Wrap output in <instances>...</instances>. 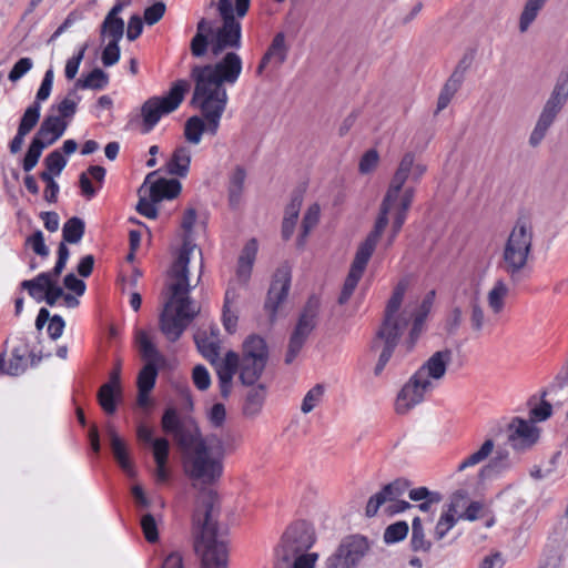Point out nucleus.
Returning a JSON list of instances; mask_svg holds the SVG:
<instances>
[{"mask_svg": "<svg viewBox=\"0 0 568 568\" xmlns=\"http://www.w3.org/2000/svg\"><path fill=\"white\" fill-rule=\"evenodd\" d=\"M162 429L173 436L183 453V469L193 487H209L223 476V457L203 437L192 418L181 419L175 408H168L161 420ZM219 497L216 491L203 488L196 496L192 517L195 551L202 568H227V548L217 535Z\"/></svg>", "mask_w": 568, "mask_h": 568, "instance_id": "nucleus-1", "label": "nucleus"}, {"mask_svg": "<svg viewBox=\"0 0 568 568\" xmlns=\"http://www.w3.org/2000/svg\"><path fill=\"white\" fill-rule=\"evenodd\" d=\"M202 251L186 235L169 274V298L160 316L161 332L171 342L180 338L200 308L190 298L203 274Z\"/></svg>", "mask_w": 568, "mask_h": 568, "instance_id": "nucleus-2", "label": "nucleus"}, {"mask_svg": "<svg viewBox=\"0 0 568 568\" xmlns=\"http://www.w3.org/2000/svg\"><path fill=\"white\" fill-rule=\"evenodd\" d=\"M408 287V282L403 280L394 288L388 300L383 321L377 328L372 343L371 349L378 352V359L374 368L375 375H381L388 362L390 361L395 348L404 333L408 329L410 323L406 348L410 351L422 332L423 323L428 315L434 302L435 292L430 291L419 304L408 303L403 307V300Z\"/></svg>", "mask_w": 568, "mask_h": 568, "instance_id": "nucleus-3", "label": "nucleus"}, {"mask_svg": "<svg viewBox=\"0 0 568 568\" xmlns=\"http://www.w3.org/2000/svg\"><path fill=\"white\" fill-rule=\"evenodd\" d=\"M241 57L233 52L212 64L195 65L191 77L195 87L191 103L209 120V130L215 134L227 103L225 84H235L242 73Z\"/></svg>", "mask_w": 568, "mask_h": 568, "instance_id": "nucleus-4", "label": "nucleus"}, {"mask_svg": "<svg viewBox=\"0 0 568 568\" xmlns=\"http://www.w3.org/2000/svg\"><path fill=\"white\" fill-rule=\"evenodd\" d=\"M251 0H211L210 6L215 7L221 18L216 27L205 18L196 26V33L191 40V53L201 58L206 54L210 45L213 55L217 57L226 50L241 47L242 27L239 21L250 9Z\"/></svg>", "mask_w": 568, "mask_h": 568, "instance_id": "nucleus-5", "label": "nucleus"}, {"mask_svg": "<svg viewBox=\"0 0 568 568\" xmlns=\"http://www.w3.org/2000/svg\"><path fill=\"white\" fill-rule=\"evenodd\" d=\"M452 359L453 352L449 348L432 354L398 392L394 404L395 412L398 415H406L419 405L426 394L432 392L445 377Z\"/></svg>", "mask_w": 568, "mask_h": 568, "instance_id": "nucleus-6", "label": "nucleus"}, {"mask_svg": "<svg viewBox=\"0 0 568 568\" xmlns=\"http://www.w3.org/2000/svg\"><path fill=\"white\" fill-rule=\"evenodd\" d=\"M316 541L315 529L305 521L291 525L274 552V568H315L318 554L311 551Z\"/></svg>", "mask_w": 568, "mask_h": 568, "instance_id": "nucleus-7", "label": "nucleus"}, {"mask_svg": "<svg viewBox=\"0 0 568 568\" xmlns=\"http://www.w3.org/2000/svg\"><path fill=\"white\" fill-rule=\"evenodd\" d=\"M534 242V224L527 214L517 217L504 244L500 267L513 283H517L527 268Z\"/></svg>", "mask_w": 568, "mask_h": 568, "instance_id": "nucleus-8", "label": "nucleus"}, {"mask_svg": "<svg viewBox=\"0 0 568 568\" xmlns=\"http://www.w3.org/2000/svg\"><path fill=\"white\" fill-rule=\"evenodd\" d=\"M415 197V189L413 186L397 185L389 182L385 196L379 206V213L375 221L373 230L366 236L367 239L378 243L386 226L388 225V214L394 212L392 234L388 239V245H392L402 226L405 223L407 212Z\"/></svg>", "mask_w": 568, "mask_h": 568, "instance_id": "nucleus-9", "label": "nucleus"}, {"mask_svg": "<svg viewBox=\"0 0 568 568\" xmlns=\"http://www.w3.org/2000/svg\"><path fill=\"white\" fill-rule=\"evenodd\" d=\"M199 352L214 366L221 395L226 398L231 393L233 376L239 366V355L235 352H227L224 358L220 357V341L214 331L209 335L206 331H200L194 336Z\"/></svg>", "mask_w": 568, "mask_h": 568, "instance_id": "nucleus-10", "label": "nucleus"}, {"mask_svg": "<svg viewBox=\"0 0 568 568\" xmlns=\"http://www.w3.org/2000/svg\"><path fill=\"white\" fill-rule=\"evenodd\" d=\"M568 101V74L560 75L545 102L537 122L529 135V145L537 148L545 139L548 130L555 123L558 114Z\"/></svg>", "mask_w": 568, "mask_h": 568, "instance_id": "nucleus-11", "label": "nucleus"}, {"mask_svg": "<svg viewBox=\"0 0 568 568\" xmlns=\"http://www.w3.org/2000/svg\"><path fill=\"white\" fill-rule=\"evenodd\" d=\"M268 361L266 343L260 336H250L243 343L242 357H239L240 381L253 386L262 376Z\"/></svg>", "mask_w": 568, "mask_h": 568, "instance_id": "nucleus-12", "label": "nucleus"}, {"mask_svg": "<svg viewBox=\"0 0 568 568\" xmlns=\"http://www.w3.org/2000/svg\"><path fill=\"white\" fill-rule=\"evenodd\" d=\"M189 88L187 81L178 80L173 83L166 95L146 100L141 108L144 132L151 131L163 114H169L176 110Z\"/></svg>", "mask_w": 568, "mask_h": 568, "instance_id": "nucleus-13", "label": "nucleus"}, {"mask_svg": "<svg viewBox=\"0 0 568 568\" xmlns=\"http://www.w3.org/2000/svg\"><path fill=\"white\" fill-rule=\"evenodd\" d=\"M320 310V300L311 297L305 305L288 341V347L285 355V363L292 364L298 356L310 334L316 326V318Z\"/></svg>", "mask_w": 568, "mask_h": 568, "instance_id": "nucleus-14", "label": "nucleus"}, {"mask_svg": "<svg viewBox=\"0 0 568 568\" xmlns=\"http://www.w3.org/2000/svg\"><path fill=\"white\" fill-rule=\"evenodd\" d=\"M369 548V542L365 537L348 536L326 560L325 568H357L368 554Z\"/></svg>", "mask_w": 568, "mask_h": 568, "instance_id": "nucleus-15", "label": "nucleus"}, {"mask_svg": "<svg viewBox=\"0 0 568 568\" xmlns=\"http://www.w3.org/2000/svg\"><path fill=\"white\" fill-rule=\"evenodd\" d=\"M376 246L377 243L367 237L358 244L349 272L338 296V304L344 305L349 301Z\"/></svg>", "mask_w": 568, "mask_h": 568, "instance_id": "nucleus-16", "label": "nucleus"}, {"mask_svg": "<svg viewBox=\"0 0 568 568\" xmlns=\"http://www.w3.org/2000/svg\"><path fill=\"white\" fill-rule=\"evenodd\" d=\"M539 438V429L531 422L514 418L507 427V440L516 452L531 448Z\"/></svg>", "mask_w": 568, "mask_h": 568, "instance_id": "nucleus-17", "label": "nucleus"}, {"mask_svg": "<svg viewBox=\"0 0 568 568\" xmlns=\"http://www.w3.org/2000/svg\"><path fill=\"white\" fill-rule=\"evenodd\" d=\"M291 286V271L287 266L276 270L265 302V310L270 320L274 321L276 313L283 302L286 301Z\"/></svg>", "mask_w": 568, "mask_h": 568, "instance_id": "nucleus-18", "label": "nucleus"}, {"mask_svg": "<svg viewBox=\"0 0 568 568\" xmlns=\"http://www.w3.org/2000/svg\"><path fill=\"white\" fill-rule=\"evenodd\" d=\"M410 484L404 478L395 479L394 481L385 485L382 490L373 495L366 505L365 514L367 517H374L379 507L387 501L394 503L398 500L406 491H408Z\"/></svg>", "mask_w": 568, "mask_h": 568, "instance_id": "nucleus-19", "label": "nucleus"}, {"mask_svg": "<svg viewBox=\"0 0 568 568\" xmlns=\"http://www.w3.org/2000/svg\"><path fill=\"white\" fill-rule=\"evenodd\" d=\"M410 484L404 478L395 479L394 481L385 485L382 490L373 495L366 505L365 514L367 517H374L379 507L387 501L394 503L398 500L406 491H408Z\"/></svg>", "mask_w": 568, "mask_h": 568, "instance_id": "nucleus-20", "label": "nucleus"}, {"mask_svg": "<svg viewBox=\"0 0 568 568\" xmlns=\"http://www.w3.org/2000/svg\"><path fill=\"white\" fill-rule=\"evenodd\" d=\"M427 171V166L416 161L413 152L405 153L390 180L392 183L397 185H405L408 180L417 183Z\"/></svg>", "mask_w": 568, "mask_h": 568, "instance_id": "nucleus-21", "label": "nucleus"}, {"mask_svg": "<svg viewBox=\"0 0 568 568\" xmlns=\"http://www.w3.org/2000/svg\"><path fill=\"white\" fill-rule=\"evenodd\" d=\"M288 45L286 44L285 34L278 32L274 36L270 47L261 59L256 68V72L261 75L268 67L280 68L287 59Z\"/></svg>", "mask_w": 568, "mask_h": 568, "instance_id": "nucleus-22", "label": "nucleus"}, {"mask_svg": "<svg viewBox=\"0 0 568 568\" xmlns=\"http://www.w3.org/2000/svg\"><path fill=\"white\" fill-rule=\"evenodd\" d=\"M68 121L55 115H48L41 122L40 128L33 139L39 140L45 146L53 144L59 140L68 128Z\"/></svg>", "mask_w": 568, "mask_h": 568, "instance_id": "nucleus-23", "label": "nucleus"}, {"mask_svg": "<svg viewBox=\"0 0 568 568\" xmlns=\"http://www.w3.org/2000/svg\"><path fill=\"white\" fill-rule=\"evenodd\" d=\"M181 190L182 185L178 180L161 178L150 185L148 195L153 202H161L175 199L181 193Z\"/></svg>", "mask_w": 568, "mask_h": 568, "instance_id": "nucleus-24", "label": "nucleus"}, {"mask_svg": "<svg viewBox=\"0 0 568 568\" xmlns=\"http://www.w3.org/2000/svg\"><path fill=\"white\" fill-rule=\"evenodd\" d=\"M108 436L113 456L120 467L129 475L133 476L134 470L129 452L124 440L118 435L113 426H108Z\"/></svg>", "mask_w": 568, "mask_h": 568, "instance_id": "nucleus-25", "label": "nucleus"}, {"mask_svg": "<svg viewBox=\"0 0 568 568\" xmlns=\"http://www.w3.org/2000/svg\"><path fill=\"white\" fill-rule=\"evenodd\" d=\"M266 397V388L263 384L253 385L246 393L242 413L246 418L254 419L262 412Z\"/></svg>", "mask_w": 568, "mask_h": 568, "instance_id": "nucleus-26", "label": "nucleus"}, {"mask_svg": "<svg viewBox=\"0 0 568 568\" xmlns=\"http://www.w3.org/2000/svg\"><path fill=\"white\" fill-rule=\"evenodd\" d=\"M170 452V443L166 438H156L153 442V457L156 464L155 478L159 483H165L169 479V470L166 468Z\"/></svg>", "mask_w": 568, "mask_h": 568, "instance_id": "nucleus-27", "label": "nucleus"}, {"mask_svg": "<svg viewBox=\"0 0 568 568\" xmlns=\"http://www.w3.org/2000/svg\"><path fill=\"white\" fill-rule=\"evenodd\" d=\"M191 158L192 152L189 146H178L166 164L168 173L180 178L186 176L190 169Z\"/></svg>", "mask_w": 568, "mask_h": 568, "instance_id": "nucleus-28", "label": "nucleus"}, {"mask_svg": "<svg viewBox=\"0 0 568 568\" xmlns=\"http://www.w3.org/2000/svg\"><path fill=\"white\" fill-rule=\"evenodd\" d=\"M549 0H525L521 12L518 18V31L526 33L531 24L537 20L539 13Z\"/></svg>", "mask_w": 568, "mask_h": 568, "instance_id": "nucleus-29", "label": "nucleus"}, {"mask_svg": "<svg viewBox=\"0 0 568 568\" xmlns=\"http://www.w3.org/2000/svg\"><path fill=\"white\" fill-rule=\"evenodd\" d=\"M302 202V196L300 194H296L292 197L291 202L287 204L285 209V214L282 223V236L284 240H288L294 233Z\"/></svg>", "mask_w": 568, "mask_h": 568, "instance_id": "nucleus-30", "label": "nucleus"}, {"mask_svg": "<svg viewBox=\"0 0 568 568\" xmlns=\"http://www.w3.org/2000/svg\"><path fill=\"white\" fill-rule=\"evenodd\" d=\"M205 438L223 458L226 454L235 453L242 443V436L234 433L225 434L224 439L215 434L209 435Z\"/></svg>", "mask_w": 568, "mask_h": 568, "instance_id": "nucleus-31", "label": "nucleus"}, {"mask_svg": "<svg viewBox=\"0 0 568 568\" xmlns=\"http://www.w3.org/2000/svg\"><path fill=\"white\" fill-rule=\"evenodd\" d=\"M508 294V284L501 278L497 280L487 293V304L494 314H499L504 310Z\"/></svg>", "mask_w": 568, "mask_h": 568, "instance_id": "nucleus-32", "label": "nucleus"}, {"mask_svg": "<svg viewBox=\"0 0 568 568\" xmlns=\"http://www.w3.org/2000/svg\"><path fill=\"white\" fill-rule=\"evenodd\" d=\"M468 317L471 331L476 334L481 333L488 318L478 295H474L469 301Z\"/></svg>", "mask_w": 568, "mask_h": 568, "instance_id": "nucleus-33", "label": "nucleus"}, {"mask_svg": "<svg viewBox=\"0 0 568 568\" xmlns=\"http://www.w3.org/2000/svg\"><path fill=\"white\" fill-rule=\"evenodd\" d=\"M462 70L453 72L443 87L438 100H437V112H440L450 103L453 97L462 85Z\"/></svg>", "mask_w": 568, "mask_h": 568, "instance_id": "nucleus-34", "label": "nucleus"}, {"mask_svg": "<svg viewBox=\"0 0 568 568\" xmlns=\"http://www.w3.org/2000/svg\"><path fill=\"white\" fill-rule=\"evenodd\" d=\"M136 344L142 358L146 363H152L156 366L162 361L161 354L144 331L136 332Z\"/></svg>", "mask_w": 568, "mask_h": 568, "instance_id": "nucleus-35", "label": "nucleus"}, {"mask_svg": "<svg viewBox=\"0 0 568 568\" xmlns=\"http://www.w3.org/2000/svg\"><path fill=\"white\" fill-rule=\"evenodd\" d=\"M121 396V387L110 384H103L98 392V400L106 414H113L116 410V399Z\"/></svg>", "mask_w": 568, "mask_h": 568, "instance_id": "nucleus-36", "label": "nucleus"}, {"mask_svg": "<svg viewBox=\"0 0 568 568\" xmlns=\"http://www.w3.org/2000/svg\"><path fill=\"white\" fill-rule=\"evenodd\" d=\"M246 172L242 166H236L230 175L229 182V200L232 206L239 204L243 189Z\"/></svg>", "mask_w": 568, "mask_h": 568, "instance_id": "nucleus-37", "label": "nucleus"}, {"mask_svg": "<svg viewBox=\"0 0 568 568\" xmlns=\"http://www.w3.org/2000/svg\"><path fill=\"white\" fill-rule=\"evenodd\" d=\"M410 547L414 551L422 552H428L432 549V541L426 538L419 517H415L412 523Z\"/></svg>", "mask_w": 568, "mask_h": 568, "instance_id": "nucleus-38", "label": "nucleus"}, {"mask_svg": "<svg viewBox=\"0 0 568 568\" xmlns=\"http://www.w3.org/2000/svg\"><path fill=\"white\" fill-rule=\"evenodd\" d=\"M205 120L209 122V120L206 118H205ZM205 130H207L211 134H213L209 130V124L205 125L203 119H201L200 116H196V115L191 116L185 123L184 136L187 142H190L192 144H199L201 142L202 134Z\"/></svg>", "mask_w": 568, "mask_h": 568, "instance_id": "nucleus-39", "label": "nucleus"}, {"mask_svg": "<svg viewBox=\"0 0 568 568\" xmlns=\"http://www.w3.org/2000/svg\"><path fill=\"white\" fill-rule=\"evenodd\" d=\"M52 281L53 278H51V273H41L33 280L23 281L21 283V287L27 290L32 297L41 301L42 296L39 295V293H45Z\"/></svg>", "mask_w": 568, "mask_h": 568, "instance_id": "nucleus-40", "label": "nucleus"}, {"mask_svg": "<svg viewBox=\"0 0 568 568\" xmlns=\"http://www.w3.org/2000/svg\"><path fill=\"white\" fill-rule=\"evenodd\" d=\"M84 234V222L80 217L69 219L62 229L63 242L75 244L81 241Z\"/></svg>", "mask_w": 568, "mask_h": 568, "instance_id": "nucleus-41", "label": "nucleus"}, {"mask_svg": "<svg viewBox=\"0 0 568 568\" xmlns=\"http://www.w3.org/2000/svg\"><path fill=\"white\" fill-rule=\"evenodd\" d=\"M124 33V21L121 18L105 17L101 24L102 39L110 38V41H120Z\"/></svg>", "mask_w": 568, "mask_h": 568, "instance_id": "nucleus-42", "label": "nucleus"}, {"mask_svg": "<svg viewBox=\"0 0 568 568\" xmlns=\"http://www.w3.org/2000/svg\"><path fill=\"white\" fill-rule=\"evenodd\" d=\"M155 174V172L153 173H150L148 176H146V180L144 182V184L139 189V195H140V200L136 204V211L145 216V217H149V219H155L158 216V210L155 207V204L158 202H153L152 199H148L146 197V190H145V184L149 182V180Z\"/></svg>", "mask_w": 568, "mask_h": 568, "instance_id": "nucleus-43", "label": "nucleus"}, {"mask_svg": "<svg viewBox=\"0 0 568 568\" xmlns=\"http://www.w3.org/2000/svg\"><path fill=\"white\" fill-rule=\"evenodd\" d=\"M495 444L491 439H487L478 450L469 455L465 460L458 465V470L463 471L467 467L475 466L485 460L494 450Z\"/></svg>", "mask_w": 568, "mask_h": 568, "instance_id": "nucleus-44", "label": "nucleus"}, {"mask_svg": "<svg viewBox=\"0 0 568 568\" xmlns=\"http://www.w3.org/2000/svg\"><path fill=\"white\" fill-rule=\"evenodd\" d=\"M156 376V366H154L152 363H145L138 375V390L151 392L155 385Z\"/></svg>", "mask_w": 568, "mask_h": 568, "instance_id": "nucleus-45", "label": "nucleus"}, {"mask_svg": "<svg viewBox=\"0 0 568 568\" xmlns=\"http://www.w3.org/2000/svg\"><path fill=\"white\" fill-rule=\"evenodd\" d=\"M40 103L33 102L30 106L24 111L18 130L21 131V134H28L31 130L37 125L40 119Z\"/></svg>", "mask_w": 568, "mask_h": 568, "instance_id": "nucleus-46", "label": "nucleus"}, {"mask_svg": "<svg viewBox=\"0 0 568 568\" xmlns=\"http://www.w3.org/2000/svg\"><path fill=\"white\" fill-rule=\"evenodd\" d=\"M109 78L108 74L97 68L91 71L83 80H78L77 85L83 89H102L108 84Z\"/></svg>", "mask_w": 568, "mask_h": 568, "instance_id": "nucleus-47", "label": "nucleus"}, {"mask_svg": "<svg viewBox=\"0 0 568 568\" xmlns=\"http://www.w3.org/2000/svg\"><path fill=\"white\" fill-rule=\"evenodd\" d=\"M47 146L39 140L33 139L23 159V170L30 172L38 163L43 149Z\"/></svg>", "mask_w": 568, "mask_h": 568, "instance_id": "nucleus-48", "label": "nucleus"}, {"mask_svg": "<svg viewBox=\"0 0 568 568\" xmlns=\"http://www.w3.org/2000/svg\"><path fill=\"white\" fill-rule=\"evenodd\" d=\"M324 395V387L321 384H316L314 387H312L305 395L302 405L301 410L304 414L311 413L322 400V397Z\"/></svg>", "mask_w": 568, "mask_h": 568, "instance_id": "nucleus-49", "label": "nucleus"}, {"mask_svg": "<svg viewBox=\"0 0 568 568\" xmlns=\"http://www.w3.org/2000/svg\"><path fill=\"white\" fill-rule=\"evenodd\" d=\"M320 213L321 209L320 205L316 203L312 204L307 209L302 221V239H305L308 235V233L316 226L320 220Z\"/></svg>", "mask_w": 568, "mask_h": 568, "instance_id": "nucleus-50", "label": "nucleus"}, {"mask_svg": "<svg viewBox=\"0 0 568 568\" xmlns=\"http://www.w3.org/2000/svg\"><path fill=\"white\" fill-rule=\"evenodd\" d=\"M408 534V525L406 521H397L389 525L384 532V540L387 544L403 540Z\"/></svg>", "mask_w": 568, "mask_h": 568, "instance_id": "nucleus-51", "label": "nucleus"}, {"mask_svg": "<svg viewBox=\"0 0 568 568\" xmlns=\"http://www.w3.org/2000/svg\"><path fill=\"white\" fill-rule=\"evenodd\" d=\"M207 420L212 428L220 429L226 422V409L224 404L215 403L206 413Z\"/></svg>", "mask_w": 568, "mask_h": 568, "instance_id": "nucleus-52", "label": "nucleus"}, {"mask_svg": "<svg viewBox=\"0 0 568 568\" xmlns=\"http://www.w3.org/2000/svg\"><path fill=\"white\" fill-rule=\"evenodd\" d=\"M467 505V495L463 491H456L452 495L449 503L446 505L445 513L459 519L460 514Z\"/></svg>", "mask_w": 568, "mask_h": 568, "instance_id": "nucleus-53", "label": "nucleus"}, {"mask_svg": "<svg viewBox=\"0 0 568 568\" xmlns=\"http://www.w3.org/2000/svg\"><path fill=\"white\" fill-rule=\"evenodd\" d=\"M27 368V359L24 356V352H20L18 348H16L12 352V357L9 361V364L6 368V374L11 376H18L21 373H23Z\"/></svg>", "mask_w": 568, "mask_h": 568, "instance_id": "nucleus-54", "label": "nucleus"}, {"mask_svg": "<svg viewBox=\"0 0 568 568\" xmlns=\"http://www.w3.org/2000/svg\"><path fill=\"white\" fill-rule=\"evenodd\" d=\"M457 520V518L444 511L435 526L434 538L436 540H442L446 534L456 525Z\"/></svg>", "mask_w": 568, "mask_h": 568, "instance_id": "nucleus-55", "label": "nucleus"}, {"mask_svg": "<svg viewBox=\"0 0 568 568\" xmlns=\"http://www.w3.org/2000/svg\"><path fill=\"white\" fill-rule=\"evenodd\" d=\"M140 523L145 539L149 542H155L159 538V532L154 517L151 514H144L141 516Z\"/></svg>", "mask_w": 568, "mask_h": 568, "instance_id": "nucleus-56", "label": "nucleus"}, {"mask_svg": "<svg viewBox=\"0 0 568 568\" xmlns=\"http://www.w3.org/2000/svg\"><path fill=\"white\" fill-rule=\"evenodd\" d=\"M67 164L65 159L59 150L52 151L44 160L45 170L59 175Z\"/></svg>", "mask_w": 568, "mask_h": 568, "instance_id": "nucleus-57", "label": "nucleus"}, {"mask_svg": "<svg viewBox=\"0 0 568 568\" xmlns=\"http://www.w3.org/2000/svg\"><path fill=\"white\" fill-rule=\"evenodd\" d=\"M32 65L33 62L30 58H21L12 67L11 71L8 74V79L11 82H17L31 70Z\"/></svg>", "mask_w": 568, "mask_h": 568, "instance_id": "nucleus-58", "label": "nucleus"}, {"mask_svg": "<svg viewBox=\"0 0 568 568\" xmlns=\"http://www.w3.org/2000/svg\"><path fill=\"white\" fill-rule=\"evenodd\" d=\"M463 323V311L459 306L454 307L446 317L445 329L448 334L454 335Z\"/></svg>", "mask_w": 568, "mask_h": 568, "instance_id": "nucleus-59", "label": "nucleus"}, {"mask_svg": "<svg viewBox=\"0 0 568 568\" xmlns=\"http://www.w3.org/2000/svg\"><path fill=\"white\" fill-rule=\"evenodd\" d=\"M27 244L33 250V252L42 257L49 255V248L44 243V236L41 231L34 232L27 239Z\"/></svg>", "mask_w": 568, "mask_h": 568, "instance_id": "nucleus-60", "label": "nucleus"}, {"mask_svg": "<svg viewBox=\"0 0 568 568\" xmlns=\"http://www.w3.org/2000/svg\"><path fill=\"white\" fill-rule=\"evenodd\" d=\"M120 59L119 41H109L102 52V63L105 67L115 64Z\"/></svg>", "mask_w": 568, "mask_h": 568, "instance_id": "nucleus-61", "label": "nucleus"}, {"mask_svg": "<svg viewBox=\"0 0 568 568\" xmlns=\"http://www.w3.org/2000/svg\"><path fill=\"white\" fill-rule=\"evenodd\" d=\"M378 160L377 151L374 149L368 150L359 161V172L363 174L371 173L377 166Z\"/></svg>", "mask_w": 568, "mask_h": 568, "instance_id": "nucleus-62", "label": "nucleus"}, {"mask_svg": "<svg viewBox=\"0 0 568 568\" xmlns=\"http://www.w3.org/2000/svg\"><path fill=\"white\" fill-rule=\"evenodd\" d=\"M192 378H193L194 385L200 390H205L211 385V377H210L209 371L202 365H197L193 368Z\"/></svg>", "mask_w": 568, "mask_h": 568, "instance_id": "nucleus-63", "label": "nucleus"}, {"mask_svg": "<svg viewBox=\"0 0 568 568\" xmlns=\"http://www.w3.org/2000/svg\"><path fill=\"white\" fill-rule=\"evenodd\" d=\"M165 12V4L163 2H156L149 7L144 11V20L149 26H153L159 22Z\"/></svg>", "mask_w": 568, "mask_h": 568, "instance_id": "nucleus-64", "label": "nucleus"}]
</instances>
